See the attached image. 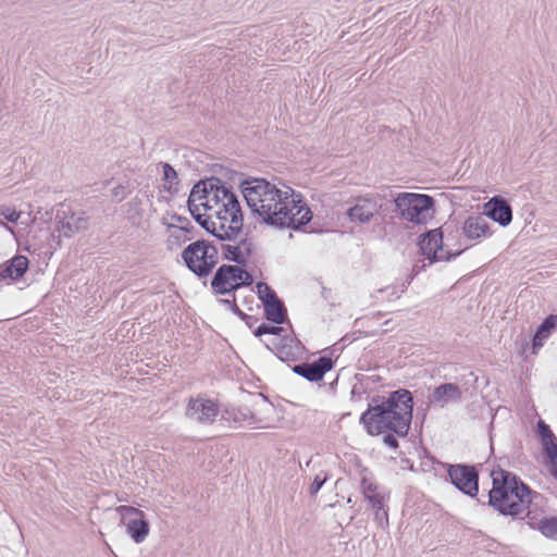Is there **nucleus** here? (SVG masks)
Segmentation results:
<instances>
[{"mask_svg": "<svg viewBox=\"0 0 557 557\" xmlns=\"http://www.w3.org/2000/svg\"><path fill=\"white\" fill-rule=\"evenodd\" d=\"M242 194L257 220L276 228L300 230L312 219V212L301 199H295L294 189L277 188L264 178L246 180Z\"/></svg>", "mask_w": 557, "mask_h": 557, "instance_id": "obj_1", "label": "nucleus"}, {"mask_svg": "<svg viewBox=\"0 0 557 557\" xmlns=\"http://www.w3.org/2000/svg\"><path fill=\"white\" fill-rule=\"evenodd\" d=\"M412 394L404 388L392 392L389 396L361 414L360 422L370 435L387 431L398 436H406L412 420Z\"/></svg>", "mask_w": 557, "mask_h": 557, "instance_id": "obj_2", "label": "nucleus"}, {"mask_svg": "<svg viewBox=\"0 0 557 557\" xmlns=\"http://www.w3.org/2000/svg\"><path fill=\"white\" fill-rule=\"evenodd\" d=\"M491 475L493 487L488 492V505L504 516H528L532 494L536 493L509 471L494 470Z\"/></svg>", "mask_w": 557, "mask_h": 557, "instance_id": "obj_3", "label": "nucleus"}, {"mask_svg": "<svg viewBox=\"0 0 557 557\" xmlns=\"http://www.w3.org/2000/svg\"><path fill=\"white\" fill-rule=\"evenodd\" d=\"M210 199L208 211L219 220L220 228L225 226L231 234L238 233L239 226L244 225V215L237 195L220 180Z\"/></svg>", "mask_w": 557, "mask_h": 557, "instance_id": "obj_4", "label": "nucleus"}, {"mask_svg": "<svg viewBox=\"0 0 557 557\" xmlns=\"http://www.w3.org/2000/svg\"><path fill=\"white\" fill-rule=\"evenodd\" d=\"M186 267L198 277H207L219 262V248L205 239L189 244L182 252Z\"/></svg>", "mask_w": 557, "mask_h": 557, "instance_id": "obj_5", "label": "nucleus"}, {"mask_svg": "<svg viewBox=\"0 0 557 557\" xmlns=\"http://www.w3.org/2000/svg\"><path fill=\"white\" fill-rule=\"evenodd\" d=\"M394 202L401 219L423 224L431 219L435 200L429 195L400 193Z\"/></svg>", "mask_w": 557, "mask_h": 557, "instance_id": "obj_6", "label": "nucleus"}, {"mask_svg": "<svg viewBox=\"0 0 557 557\" xmlns=\"http://www.w3.org/2000/svg\"><path fill=\"white\" fill-rule=\"evenodd\" d=\"M253 283L252 275L238 265L222 264L215 271L211 288L216 295H225Z\"/></svg>", "mask_w": 557, "mask_h": 557, "instance_id": "obj_7", "label": "nucleus"}, {"mask_svg": "<svg viewBox=\"0 0 557 557\" xmlns=\"http://www.w3.org/2000/svg\"><path fill=\"white\" fill-rule=\"evenodd\" d=\"M220 234L221 235H218L219 240L228 242L227 244H221L219 248L223 259L245 265L247 259L252 253V243L247 234L244 233L243 226H239V231L236 234H231L230 228Z\"/></svg>", "mask_w": 557, "mask_h": 557, "instance_id": "obj_8", "label": "nucleus"}, {"mask_svg": "<svg viewBox=\"0 0 557 557\" xmlns=\"http://www.w3.org/2000/svg\"><path fill=\"white\" fill-rule=\"evenodd\" d=\"M450 483L463 494L475 497L479 492V471L475 466L457 463L447 465Z\"/></svg>", "mask_w": 557, "mask_h": 557, "instance_id": "obj_9", "label": "nucleus"}, {"mask_svg": "<svg viewBox=\"0 0 557 557\" xmlns=\"http://www.w3.org/2000/svg\"><path fill=\"white\" fill-rule=\"evenodd\" d=\"M116 511L121 515V521L126 525L128 535L135 543L145 541L149 533V522L145 520V513L132 506H119Z\"/></svg>", "mask_w": 557, "mask_h": 557, "instance_id": "obj_10", "label": "nucleus"}, {"mask_svg": "<svg viewBox=\"0 0 557 557\" xmlns=\"http://www.w3.org/2000/svg\"><path fill=\"white\" fill-rule=\"evenodd\" d=\"M419 247L423 256L431 262L449 261L451 258L459 256L461 251L450 253L443 249V233L440 228L426 232L420 237Z\"/></svg>", "mask_w": 557, "mask_h": 557, "instance_id": "obj_11", "label": "nucleus"}, {"mask_svg": "<svg viewBox=\"0 0 557 557\" xmlns=\"http://www.w3.org/2000/svg\"><path fill=\"white\" fill-rule=\"evenodd\" d=\"M219 414L218 405L202 396L191 397L188 400L185 416L202 424H211Z\"/></svg>", "mask_w": 557, "mask_h": 557, "instance_id": "obj_12", "label": "nucleus"}, {"mask_svg": "<svg viewBox=\"0 0 557 557\" xmlns=\"http://www.w3.org/2000/svg\"><path fill=\"white\" fill-rule=\"evenodd\" d=\"M216 184H220V178L210 177L199 181L194 185L187 200L188 211L190 213L200 212V207L203 208L205 211H208L210 208L211 194H213Z\"/></svg>", "mask_w": 557, "mask_h": 557, "instance_id": "obj_13", "label": "nucleus"}, {"mask_svg": "<svg viewBox=\"0 0 557 557\" xmlns=\"http://www.w3.org/2000/svg\"><path fill=\"white\" fill-rule=\"evenodd\" d=\"M334 367L332 358L321 356L312 362H301L293 367V372L309 382H320Z\"/></svg>", "mask_w": 557, "mask_h": 557, "instance_id": "obj_14", "label": "nucleus"}, {"mask_svg": "<svg viewBox=\"0 0 557 557\" xmlns=\"http://www.w3.org/2000/svg\"><path fill=\"white\" fill-rule=\"evenodd\" d=\"M484 214L500 226H507L512 221V209L509 202L499 196L493 197L485 203Z\"/></svg>", "mask_w": 557, "mask_h": 557, "instance_id": "obj_15", "label": "nucleus"}, {"mask_svg": "<svg viewBox=\"0 0 557 557\" xmlns=\"http://www.w3.org/2000/svg\"><path fill=\"white\" fill-rule=\"evenodd\" d=\"M462 399V392L455 383H443L434 388L429 397L430 404H438L441 407L449 403H459Z\"/></svg>", "mask_w": 557, "mask_h": 557, "instance_id": "obj_16", "label": "nucleus"}, {"mask_svg": "<svg viewBox=\"0 0 557 557\" xmlns=\"http://www.w3.org/2000/svg\"><path fill=\"white\" fill-rule=\"evenodd\" d=\"M379 213V206L371 198L358 199L355 206L348 209L347 215L352 222L368 223Z\"/></svg>", "mask_w": 557, "mask_h": 557, "instance_id": "obj_17", "label": "nucleus"}, {"mask_svg": "<svg viewBox=\"0 0 557 557\" xmlns=\"http://www.w3.org/2000/svg\"><path fill=\"white\" fill-rule=\"evenodd\" d=\"M361 487L364 498L368 499L372 508L375 509L376 519L380 521L385 519L387 521V511L384 509V497L377 492V486L367 478H363Z\"/></svg>", "mask_w": 557, "mask_h": 557, "instance_id": "obj_18", "label": "nucleus"}, {"mask_svg": "<svg viewBox=\"0 0 557 557\" xmlns=\"http://www.w3.org/2000/svg\"><path fill=\"white\" fill-rule=\"evenodd\" d=\"M29 260L23 255H16L0 265V280L16 281L28 270Z\"/></svg>", "mask_w": 557, "mask_h": 557, "instance_id": "obj_19", "label": "nucleus"}, {"mask_svg": "<svg viewBox=\"0 0 557 557\" xmlns=\"http://www.w3.org/2000/svg\"><path fill=\"white\" fill-rule=\"evenodd\" d=\"M63 218L59 222L58 231L65 237H71L73 234L85 231L88 227V218L84 212H72L70 215H66L63 212Z\"/></svg>", "mask_w": 557, "mask_h": 557, "instance_id": "obj_20", "label": "nucleus"}, {"mask_svg": "<svg viewBox=\"0 0 557 557\" xmlns=\"http://www.w3.org/2000/svg\"><path fill=\"white\" fill-rule=\"evenodd\" d=\"M462 232L471 240L491 235L488 221L483 215L469 216L463 223Z\"/></svg>", "mask_w": 557, "mask_h": 557, "instance_id": "obj_21", "label": "nucleus"}, {"mask_svg": "<svg viewBox=\"0 0 557 557\" xmlns=\"http://www.w3.org/2000/svg\"><path fill=\"white\" fill-rule=\"evenodd\" d=\"M557 326V314H550L539 325L532 341L533 350L543 346L546 338Z\"/></svg>", "mask_w": 557, "mask_h": 557, "instance_id": "obj_22", "label": "nucleus"}, {"mask_svg": "<svg viewBox=\"0 0 557 557\" xmlns=\"http://www.w3.org/2000/svg\"><path fill=\"white\" fill-rule=\"evenodd\" d=\"M264 308V317L267 320L275 324H282L286 320V309L284 304L278 299H274L262 304Z\"/></svg>", "mask_w": 557, "mask_h": 557, "instance_id": "obj_23", "label": "nucleus"}, {"mask_svg": "<svg viewBox=\"0 0 557 557\" xmlns=\"http://www.w3.org/2000/svg\"><path fill=\"white\" fill-rule=\"evenodd\" d=\"M195 221L207 232L212 234L218 238L220 233L225 232L227 228L224 226L222 230L220 228L219 220L214 218V214L210 212L209 214H201L200 212L190 213Z\"/></svg>", "mask_w": 557, "mask_h": 557, "instance_id": "obj_24", "label": "nucleus"}, {"mask_svg": "<svg viewBox=\"0 0 557 557\" xmlns=\"http://www.w3.org/2000/svg\"><path fill=\"white\" fill-rule=\"evenodd\" d=\"M537 433L541 437V444L545 454L557 447L556 437L553 431L543 420L537 421Z\"/></svg>", "mask_w": 557, "mask_h": 557, "instance_id": "obj_25", "label": "nucleus"}, {"mask_svg": "<svg viewBox=\"0 0 557 557\" xmlns=\"http://www.w3.org/2000/svg\"><path fill=\"white\" fill-rule=\"evenodd\" d=\"M539 530L543 535L550 539L557 537V517L545 518L540 521Z\"/></svg>", "mask_w": 557, "mask_h": 557, "instance_id": "obj_26", "label": "nucleus"}, {"mask_svg": "<svg viewBox=\"0 0 557 557\" xmlns=\"http://www.w3.org/2000/svg\"><path fill=\"white\" fill-rule=\"evenodd\" d=\"M163 168V181H164V188L166 190H172L173 185L177 184V173L169 163H162Z\"/></svg>", "mask_w": 557, "mask_h": 557, "instance_id": "obj_27", "label": "nucleus"}, {"mask_svg": "<svg viewBox=\"0 0 557 557\" xmlns=\"http://www.w3.org/2000/svg\"><path fill=\"white\" fill-rule=\"evenodd\" d=\"M258 296L262 304L274 300L277 297L276 293L264 282L257 283Z\"/></svg>", "mask_w": 557, "mask_h": 557, "instance_id": "obj_28", "label": "nucleus"}, {"mask_svg": "<svg viewBox=\"0 0 557 557\" xmlns=\"http://www.w3.org/2000/svg\"><path fill=\"white\" fill-rule=\"evenodd\" d=\"M283 331V327L277 325H270L267 323H261L256 331L253 332L255 336L260 337L265 334L280 335Z\"/></svg>", "mask_w": 557, "mask_h": 557, "instance_id": "obj_29", "label": "nucleus"}, {"mask_svg": "<svg viewBox=\"0 0 557 557\" xmlns=\"http://www.w3.org/2000/svg\"><path fill=\"white\" fill-rule=\"evenodd\" d=\"M326 480L327 474L325 472L321 471L320 473H318L309 487L310 495H315L323 486V484L326 482Z\"/></svg>", "mask_w": 557, "mask_h": 557, "instance_id": "obj_30", "label": "nucleus"}, {"mask_svg": "<svg viewBox=\"0 0 557 557\" xmlns=\"http://www.w3.org/2000/svg\"><path fill=\"white\" fill-rule=\"evenodd\" d=\"M171 219L181 224L180 226H176V228L182 232H189L193 228L190 221L186 216L174 213L171 215ZM170 227H175V225L171 224Z\"/></svg>", "mask_w": 557, "mask_h": 557, "instance_id": "obj_31", "label": "nucleus"}, {"mask_svg": "<svg viewBox=\"0 0 557 557\" xmlns=\"http://www.w3.org/2000/svg\"><path fill=\"white\" fill-rule=\"evenodd\" d=\"M547 459H548V470H549V473L555 478L557 479V446L545 454Z\"/></svg>", "mask_w": 557, "mask_h": 557, "instance_id": "obj_32", "label": "nucleus"}, {"mask_svg": "<svg viewBox=\"0 0 557 557\" xmlns=\"http://www.w3.org/2000/svg\"><path fill=\"white\" fill-rule=\"evenodd\" d=\"M1 215L11 223H16L21 216V212L16 211L14 208L3 207L0 210Z\"/></svg>", "mask_w": 557, "mask_h": 557, "instance_id": "obj_33", "label": "nucleus"}, {"mask_svg": "<svg viewBox=\"0 0 557 557\" xmlns=\"http://www.w3.org/2000/svg\"><path fill=\"white\" fill-rule=\"evenodd\" d=\"M112 197L116 199V201H122L128 195L127 188L123 185H117L111 190Z\"/></svg>", "mask_w": 557, "mask_h": 557, "instance_id": "obj_34", "label": "nucleus"}, {"mask_svg": "<svg viewBox=\"0 0 557 557\" xmlns=\"http://www.w3.org/2000/svg\"><path fill=\"white\" fill-rule=\"evenodd\" d=\"M384 444H386L391 448H397L398 447V441L393 434H385L383 437Z\"/></svg>", "mask_w": 557, "mask_h": 557, "instance_id": "obj_35", "label": "nucleus"}, {"mask_svg": "<svg viewBox=\"0 0 557 557\" xmlns=\"http://www.w3.org/2000/svg\"><path fill=\"white\" fill-rule=\"evenodd\" d=\"M238 413L242 416L243 420L251 419L253 422L257 421L253 413L248 408L239 409Z\"/></svg>", "mask_w": 557, "mask_h": 557, "instance_id": "obj_36", "label": "nucleus"}, {"mask_svg": "<svg viewBox=\"0 0 557 557\" xmlns=\"http://www.w3.org/2000/svg\"><path fill=\"white\" fill-rule=\"evenodd\" d=\"M231 308H232V310H233L235 313L239 314L240 317H243V318H244V317H246V315L240 311V309L238 308V306H237L235 302H233V305H232V307H231Z\"/></svg>", "mask_w": 557, "mask_h": 557, "instance_id": "obj_37", "label": "nucleus"}, {"mask_svg": "<svg viewBox=\"0 0 557 557\" xmlns=\"http://www.w3.org/2000/svg\"><path fill=\"white\" fill-rule=\"evenodd\" d=\"M180 238L181 236L180 235H174L172 234L169 238V243H175V244H178L180 243Z\"/></svg>", "mask_w": 557, "mask_h": 557, "instance_id": "obj_38", "label": "nucleus"}, {"mask_svg": "<svg viewBox=\"0 0 557 557\" xmlns=\"http://www.w3.org/2000/svg\"><path fill=\"white\" fill-rule=\"evenodd\" d=\"M224 305L228 306V307H232L233 302H235V300H228V299H222L221 300Z\"/></svg>", "mask_w": 557, "mask_h": 557, "instance_id": "obj_39", "label": "nucleus"}, {"mask_svg": "<svg viewBox=\"0 0 557 557\" xmlns=\"http://www.w3.org/2000/svg\"><path fill=\"white\" fill-rule=\"evenodd\" d=\"M2 225H4L9 231L13 232L12 227H9L7 224H4L3 222L1 223Z\"/></svg>", "mask_w": 557, "mask_h": 557, "instance_id": "obj_40", "label": "nucleus"}]
</instances>
